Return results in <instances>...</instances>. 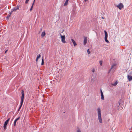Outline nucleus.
Instances as JSON below:
<instances>
[{
  "instance_id": "obj_1",
  "label": "nucleus",
  "mask_w": 132,
  "mask_h": 132,
  "mask_svg": "<svg viewBox=\"0 0 132 132\" xmlns=\"http://www.w3.org/2000/svg\"><path fill=\"white\" fill-rule=\"evenodd\" d=\"M97 110L98 113V119L100 122L101 123L102 122L101 118V109L100 108H98Z\"/></svg>"
},
{
  "instance_id": "obj_2",
  "label": "nucleus",
  "mask_w": 132,
  "mask_h": 132,
  "mask_svg": "<svg viewBox=\"0 0 132 132\" xmlns=\"http://www.w3.org/2000/svg\"><path fill=\"white\" fill-rule=\"evenodd\" d=\"M116 67V64H114L112 65L111 69L109 70L108 72V73H109L111 71L112 73L114 72Z\"/></svg>"
},
{
  "instance_id": "obj_3",
  "label": "nucleus",
  "mask_w": 132,
  "mask_h": 132,
  "mask_svg": "<svg viewBox=\"0 0 132 132\" xmlns=\"http://www.w3.org/2000/svg\"><path fill=\"white\" fill-rule=\"evenodd\" d=\"M22 96L21 98L20 104H23V102L24 98V92L23 90H22L21 91Z\"/></svg>"
},
{
  "instance_id": "obj_4",
  "label": "nucleus",
  "mask_w": 132,
  "mask_h": 132,
  "mask_svg": "<svg viewBox=\"0 0 132 132\" xmlns=\"http://www.w3.org/2000/svg\"><path fill=\"white\" fill-rule=\"evenodd\" d=\"M60 36L61 38V41L62 42L64 43H66V42L65 41V35H62L61 34H60Z\"/></svg>"
},
{
  "instance_id": "obj_5",
  "label": "nucleus",
  "mask_w": 132,
  "mask_h": 132,
  "mask_svg": "<svg viewBox=\"0 0 132 132\" xmlns=\"http://www.w3.org/2000/svg\"><path fill=\"white\" fill-rule=\"evenodd\" d=\"M104 32L105 34V41L107 43H109V40L107 39L108 37V34L106 32V31L105 30H104Z\"/></svg>"
},
{
  "instance_id": "obj_6",
  "label": "nucleus",
  "mask_w": 132,
  "mask_h": 132,
  "mask_svg": "<svg viewBox=\"0 0 132 132\" xmlns=\"http://www.w3.org/2000/svg\"><path fill=\"white\" fill-rule=\"evenodd\" d=\"M123 5L121 3H120L117 6V7H118L120 10H121L122 8L123 7Z\"/></svg>"
},
{
  "instance_id": "obj_7",
  "label": "nucleus",
  "mask_w": 132,
  "mask_h": 132,
  "mask_svg": "<svg viewBox=\"0 0 132 132\" xmlns=\"http://www.w3.org/2000/svg\"><path fill=\"white\" fill-rule=\"evenodd\" d=\"M100 92H101V99L102 100H104V96L103 93V92H102V91L101 89Z\"/></svg>"
},
{
  "instance_id": "obj_8",
  "label": "nucleus",
  "mask_w": 132,
  "mask_h": 132,
  "mask_svg": "<svg viewBox=\"0 0 132 132\" xmlns=\"http://www.w3.org/2000/svg\"><path fill=\"white\" fill-rule=\"evenodd\" d=\"M127 78L128 80L129 81H130L132 80V76L130 75L127 76Z\"/></svg>"
},
{
  "instance_id": "obj_9",
  "label": "nucleus",
  "mask_w": 132,
  "mask_h": 132,
  "mask_svg": "<svg viewBox=\"0 0 132 132\" xmlns=\"http://www.w3.org/2000/svg\"><path fill=\"white\" fill-rule=\"evenodd\" d=\"M87 37H84V45H85L87 43Z\"/></svg>"
},
{
  "instance_id": "obj_10",
  "label": "nucleus",
  "mask_w": 132,
  "mask_h": 132,
  "mask_svg": "<svg viewBox=\"0 0 132 132\" xmlns=\"http://www.w3.org/2000/svg\"><path fill=\"white\" fill-rule=\"evenodd\" d=\"M8 123H6V122H4V130H5L6 129V126L7 124Z\"/></svg>"
},
{
  "instance_id": "obj_11",
  "label": "nucleus",
  "mask_w": 132,
  "mask_h": 132,
  "mask_svg": "<svg viewBox=\"0 0 132 132\" xmlns=\"http://www.w3.org/2000/svg\"><path fill=\"white\" fill-rule=\"evenodd\" d=\"M96 79V77L94 76H92V77L91 81H95Z\"/></svg>"
},
{
  "instance_id": "obj_12",
  "label": "nucleus",
  "mask_w": 132,
  "mask_h": 132,
  "mask_svg": "<svg viewBox=\"0 0 132 132\" xmlns=\"http://www.w3.org/2000/svg\"><path fill=\"white\" fill-rule=\"evenodd\" d=\"M19 6H17L16 7H14L13 9V11H16L17 10H19Z\"/></svg>"
},
{
  "instance_id": "obj_13",
  "label": "nucleus",
  "mask_w": 132,
  "mask_h": 132,
  "mask_svg": "<svg viewBox=\"0 0 132 132\" xmlns=\"http://www.w3.org/2000/svg\"><path fill=\"white\" fill-rule=\"evenodd\" d=\"M71 40L72 42L73 43V44H74V46H75L76 45H77V44L75 42V41L73 39H71Z\"/></svg>"
},
{
  "instance_id": "obj_14",
  "label": "nucleus",
  "mask_w": 132,
  "mask_h": 132,
  "mask_svg": "<svg viewBox=\"0 0 132 132\" xmlns=\"http://www.w3.org/2000/svg\"><path fill=\"white\" fill-rule=\"evenodd\" d=\"M13 11H11V13H10L9 14H8L6 18L7 20H8L10 16V15H11L12 13V12Z\"/></svg>"
},
{
  "instance_id": "obj_15",
  "label": "nucleus",
  "mask_w": 132,
  "mask_h": 132,
  "mask_svg": "<svg viewBox=\"0 0 132 132\" xmlns=\"http://www.w3.org/2000/svg\"><path fill=\"white\" fill-rule=\"evenodd\" d=\"M69 0H66L65 3L64 4V6H66L68 4V2Z\"/></svg>"
},
{
  "instance_id": "obj_16",
  "label": "nucleus",
  "mask_w": 132,
  "mask_h": 132,
  "mask_svg": "<svg viewBox=\"0 0 132 132\" xmlns=\"http://www.w3.org/2000/svg\"><path fill=\"white\" fill-rule=\"evenodd\" d=\"M45 35V32H42L41 34V36L42 37L44 36Z\"/></svg>"
},
{
  "instance_id": "obj_17",
  "label": "nucleus",
  "mask_w": 132,
  "mask_h": 132,
  "mask_svg": "<svg viewBox=\"0 0 132 132\" xmlns=\"http://www.w3.org/2000/svg\"><path fill=\"white\" fill-rule=\"evenodd\" d=\"M41 56V55L40 54H39L37 56V59H38Z\"/></svg>"
},
{
  "instance_id": "obj_18",
  "label": "nucleus",
  "mask_w": 132,
  "mask_h": 132,
  "mask_svg": "<svg viewBox=\"0 0 132 132\" xmlns=\"http://www.w3.org/2000/svg\"><path fill=\"white\" fill-rule=\"evenodd\" d=\"M44 61L43 59H42V62L41 63V65H43L44 64Z\"/></svg>"
},
{
  "instance_id": "obj_19",
  "label": "nucleus",
  "mask_w": 132,
  "mask_h": 132,
  "mask_svg": "<svg viewBox=\"0 0 132 132\" xmlns=\"http://www.w3.org/2000/svg\"><path fill=\"white\" fill-rule=\"evenodd\" d=\"M16 121H15V120L14 121V124H13V125H14V126H16Z\"/></svg>"
},
{
  "instance_id": "obj_20",
  "label": "nucleus",
  "mask_w": 132,
  "mask_h": 132,
  "mask_svg": "<svg viewBox=\"0 0 132 132\" xmlns=\"http://www.w3.org/2000/svg\"><path fill=\"white\" fill-rule=\"evenodd\" d=\"M99 63H100V65L101 66L102 65V61H100Z\"/></svg>"
},
{
  "instance_id": "obj_21",
  "label": "nucleus",
  "mask_w": 132,
  "mask_h": 132,
  "mask_svg": "<svg viewBox=\"0 0 132 132\" xmlns=\"http://www.w3.org/2000/svg\"><path fill=\"white\" fill-rule=\"evenodd\" d=\"M22 105V104H20V106L18 109V111H19L20 110Z\"/></svg>"
},
{
  "instance_id": "obj_22",
  "label": "nucleus",
  "mask_w": 132,
  "mask_h": 132,
  "mask_svg": "<svg viewBox=\"0 0 132 132\" xmlns=\"http://www.w3.org/2000/svg\"><path fill=\"white\" fill-rule=\"evenodd\" d=\"M10 120V118H9L8 119H7L6 121L5 122H6V123H8Z\"/></svg>"
},
{
  "instance_id": "obj_23",
  "label": "nucleus",
  "mask_w": 132,
  "mask_h": 132,
  "mask_svg": "<svg viewBox=\"0 0 132 132\" xmlns=\"http://www.w3.org/2000/svg\"><path fill=\"white\" fill-rule=\"evenodd\" d=\"M20 117H19L18 118H16L15 120L16 121H17L19 120L20 119Z\"/></svg>"
},
{
  "instance_id": "obj_24",
  "label": "nucleus",
  "mask_w": 132,
  "mask_h": 132,
  "mask_svg": "<svg viewBox=\"0 0 132 132\" xmlns=\"http://www.w3.org/2000/svg\"><path fill=\"white\" fill-rule=\"evenodd\" d=\"M87 52L88 54H89L90 53V52L88 49L87 50Z\"/></svg>"
},
{
  "instance_id": "obj_25",
  "label": "nucleus",
  "mask_w": 132,
  "mask_h": 132,
  "mask_svg": "<svg viewBox=\"0 0 132 132\" xmlns=\"http://www.w3.org/2000/svg\"><path fill=\"white\" fill-rule=\"evenodd\" d=\"M33 6H31V8L30 9V11H31L32 10L33 7Z\"/></svg>"
},
{
  "instance_id": "obj_26",
  "label": "nucleus",
  "mask_w": 132,
  "mask_h": 132,
  "mask_svg": "<svg viewBox=\"0 0 132 132\" xmlns=\"http://www.w3.org/2000/svg\"><path fill=\"white\" fill-rule=\"evenodd\" d=\"M29 0H26L25 2V3L26 4H27L28 3Z\"/></svg>"
},
{
  "instance_id": "obj_27",
  "label": "nucleus",
  "mask_w": 132,
  "mask_h": 132,
  "mask_svg": "<svg viewBox=\"0 0 132 132\" xmlns=\"http://www.w3.org/2000/svg\"><path fill=\"white\" fill-rule=\"evenodd\" d=\"M117 84V83L116 82H115L114 84H113V86H116Z\"/></svg>"
},
{
  "instance_id": "obj_28",
  "label": "nucleus",
  "mask_w": 132,
  "mask_h": 132,
  "mask_svg": "<svg viewBox=\"0 0 132 132\" xmlns=\"http://www.w3.org/2000/svg\"><path fill=\"white\" fill-rule=\"evenodd\" d=\"M77 132H81V131L79 129H78L77 130Z\"/></svg>"
},
{
  "instance_id": "obj_29",
  "label": "nucleus",
  "mask_w": 132,
  "mask_h": 132,
  "mask_svg": "<svg viewBox=\"0 0 132 132\" xmlns=\"http://www.w3.org/2000/svg\"><path fill=\"white\" fill-rule=\"evenodd\" d=\"M35 0H34L31 6H33L34 4Z\"/></svg>"
},
{
  "instance_id": "obj_30",
  "label": "nucleus",
  "mask_w": 132,
  "mask_h": 132,
  "mask_svg": "<svg viewBox=\"0 0 132 132\" xmlns=\"http://www.w3.org/2000/svg\"><path fill=\"white\" fill-rule=\"evenodd\" d=\"M92 71L93 72H94L95 71V69H93L92 70Z\"/></svg>"
},
{
  "instance_id": "obj_31",
  "label": "nucleus",
  "mask_w": 132,
  "mask_h": 132,
  "mask_svg": "<svg viewBox=\"0 0 132 132\" xmlns=\"http://www.w3.org/2000/svg\"><path fill=\"white\" fill-rule=\"evenodd\" d=\"M130 75H132V71L130 72Z\"/></svg>"
},
{
  "instance_id": "obj_32",
  "label": "nucleus",
  "mask_w": 132,
  "mask_h": 132,
  "mask_svg": "<svg viewBox=\"0 0 132 132\" xmlns=\"http://www.w3.org/2000/svg\"><path fill=\"white\" fill-rule=\"evenodd\" d=\"M8 51V50H6L5 52V53H6V52H7V51Z\"/></svg>"
},
{
  "instance_id": "obj_33",
  "label": "nucleus",
  "mask_w": 132,
  "mask_h": 132,
  "mask_svg": "<svg viewBox=\"0 0 132 132\" xmlns=\"http://www.w3.org/2000/svg\"><path fill=\"white\" fill-rule=\"evenodd\" d=\"M85 1V2H86V1H87V0H84Z\"/></svg>"
},
{
  "instance_id": "obj_34",
  "label": "nucleus",
  "mask_w": 132,
  "mask_h": 132,
  "mask_svg": "<svg viewBox=\"0 0 132 132\" xmlns=\"http://www.w3.org/2000/svg\"><path fill=\"white\" fill-rule=\"evenodd\" d=\"M38 59H37L36 58V62L37 61Z\"/></svg>"
},
{
  "instance_id": "obj_35",
  "label": "nucleus",
  "mask_w": 132,
  "mask_h": 132,
  "mask_svg": "<svg viewBox=\"0 0 132 132\" xmlns=\"http://www.w3.org/2000/svg\"><path fill=\"white\" fill-rule=\"evenodd\" d=\"M102 18L103 19H104V18L102 16Z\"/></svg>"
},
{
  "instance_id": "obj_36",
  "label": "nucleus",
  "mask_w": 132,
  "mask_h": 132,
  "mask_svg": "<svg viewBox=\"0 0 132 132\" xmlns=\"http://www.w3.org/2000/svg\"><path fill=\"white\" fill-rule=\"evenodd\" d=\"M42 30V29H41V30H40V31H41Z\"/></svg>"
},
{
  "instance_id": "obj_37",
  "label": "nucleus",
  "mask_w": 132,
  "mask_h": 132,
  "mask_svg": "<svg viewBox=\"0 0 132 132\" xmlns=\"http://www.w3.org/2000/svg\"><path fill=\"white\" fill-rule=\"evenodd\" d=\"M42 30V29H41V30H40V31H41Z\"/></svg>"
}]
</instances>
